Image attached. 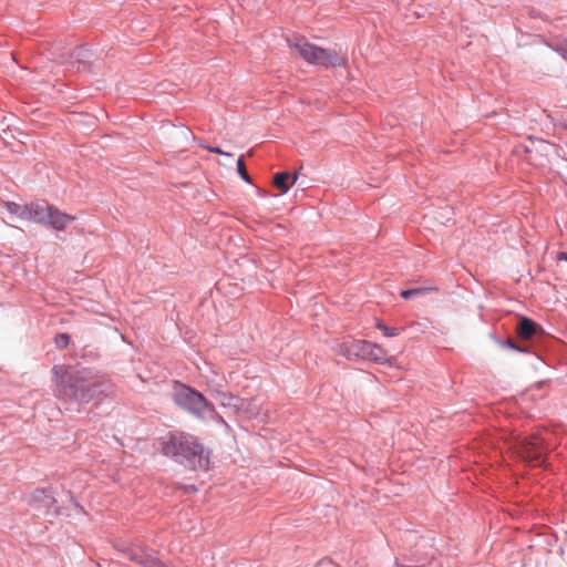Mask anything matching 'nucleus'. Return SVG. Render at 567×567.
<instances>
[{"mask_svg":"<svg viewBox=\"0 0 567 567\" xmlns=\"http://www.w3.org/2000/svg\"><path fill=\"white\" fill-rule=\"evenodd\" d=\"M74 218L68 214L60 212L53 207L50 210V217L47 219V224L56 230H63Z\"/></svg>","mask_w":567,"mask_h":567,"instance_id":"f8f14e48","label":"nucleus"},{"mask_svg":"<svg viewBox=\"0 0 567 567\" xmlns=\"http://www.w3.org/2000/svg\"><path fill=\"white\" fill-rule=\"evenodd\" d=\"M297 179V173L293 174L292 179L290 181V174L288 172H279L274 176V185L281 192V194H286Z\"/></svg>","mask_w":567,"mask_h":567,"instance_id":"ddd939ff","label":"nucleus"},{"mask_svg":"<svg viewBox=\"0 0 567 567\" xmlns=\"http://www.w3.org/2000/svg\"><path fill=\"white\" fill-rule=\"evenodd\" d=\"M208 150L212 153L221 154V155H226V156H231L230 153H226V152L221 151L219 147H209Z\"/></svg>","mask_w":567,"mask_h":567,"instance_id":"4be33fe9","label":"nucleus"},{"mask_svg":"<svg viewBox=\"0 0 567 567\" xmlns=\"http://www.w3.org/2000/svg\"><path fill=\"white\" fill-rule=\"evenodd\" d=\"M174 402L196 417H204L206 411H214V406L198 391L182 385L174 393Z\"/></svg>","mask_w":567,"mask_h":567,"instance_id":"20e7f679","label":"nucleus"},{"mask_svg":"<svg viewBox=\"0 0 567 567\" xmlns=\"http://www.w3.org/2000/svg\"><path fill=\"white\" fill-rule=\"evenodd\" d=\"M427 291L426 288H412V289H406V290H402L401 291V297L403 299H410L412 298L413 296H422L424 295L425 292Z\"/></svg>","mask_w":567,"mask_h":567,"instance_id":"6ab92c4d","label":"nucleus"},{"mask_svg":"<svg viewBox=\"0 0 567 567\" xmlns=\"http://www.w3.org/2000/svg\"><path fill=\"white\" fill-rule=\"evenodd\" d=\"M560 54H561V56L564 58V60H566V61H567V49H563V50H560Z\"/></svg>","mask_w":567,"mask_h":567,"instance_id":"393cba45","label":"nucleus"},{"mask_svg":"<svg viewBox=\"0 0 567 567\" xmlns=\"http://www.w3.org/2000/svg\"><path fill=\"white\" fill-rule=\"evenodd\" d=\"M130 560L143 567H167L158 557L157 553L146 547H131L126 550Z\"/></svg>","mask_w":567,"mask_h":567,"instance_id":"6e6552de","label":"nucleus"},{"mask_svg":"<svg viewBox=\"0 0 567 567\" xmlns=\"http://www.w3.org/2000/svg\"><path fill=\"white\" fill-rule=\"evenodd\" d=\"M113 392L111 380L90 369L63 374L58 382V396L76 410L82 404L102 401Z\"/></svg>","mask_w":567,"mask_h":567,"instance_id":"f257e3e1","label":"nucleus"},{"mask_svg":"<svg viewBox=\"0 0 567 567\" xmlns=\"http://www.w3.org/2000/svg\"><path fill=\"white\" fill-rule=\"evenodd\" d=\"M287 41L289 47L295 49L298 54L310 64L327 69L347 64V59L343 54L312 44L303 37L293 35L292 38H288Z\"/></svg>","mask_w":567,"mask_h":567,"instance_id":"7ed1b4c3","label":"nucleus"},{"mask_svg":"<svg viewBox=\"0 0 567 567\" xmlns=\"http://www.w3.org/2000/svg\"><path fill=\"white\" fill-rule=\"evenodd\" d=\"M370 342L365 340L344 341L336 347V353L350 361L367 360Z\"/></svg>","mask_w":567,"mask_h":567,"instance_id":"0eeeda50","label":"nucleus"},{"mask_svg":"<svg viewBox=\"0 0 567 567\" xmlns=\"http://www.w3.org/2000/svg\"><path fill=\"white\" fill-rule=\"evenodd\" d=\"M91 55V50L86 45L76 47L70 54L69 64L76 71L85 70Z\"/></svg>","mask_w":567,"mask_h":567,"instance_id":"9b49d317","label":"nucleus"},{"mask_svg":"<svg viewBox=\"0 0 567 567\" xmlns=\"http://www.w3.org/2000/svg\"><path fill=\"white\" fill-rule=\"evenodd\" d=\"M237 172L246 183L251 184V179L247 173L243 158L237 159Z\"/></svg>","mask_w":567,"mask_h":567,"instance_id":"412c9836","label":"nucleus"},{"mask_svg":"<svg viewBox=\"0 0 567 567\" xmlns=\"http://www.w3.org/2000/svg\"><path fill=\"white\" fill-rule=\"evenodd\" d=\"M519 456L533 466H543L547 455V439L533 434L519 442Z\"/></svg>","mask_w":567,"mask_h":567,"instance_id":"39448f33","label":"nucleus"},{"mask_svg":"<svg viewBox=\"0 0 567 567\" xmlns=\"http://www.w3.org/2000/svg\"><path fill=\"white\" fill-rule=\"evenodd\" d=\"M29 505L38 517H43L50 522L62 514V508L56 506V499L51 488L34 489Z\"/></svg>","mask_w":567,"mask_h":567,"instance_id":"423d86ee","label":"nucleus"},{"mask_svg":"<svg viewBox=\"0 0 567 567\" xmlns=\"http://www.w3.org/2000/svg\"><path fill=\"white\" fill-rule=\"evenodd\" d=\"M182 134L188 138L189 136H193V133L188 128H183Z\"/></svg>","mask_w":567,"mask_h":567,"instance_id":"b1692460","label":"nucleus"},{"mask_svg":"<svg viewBox=\"0 0 567 567\" xmlns=\"http://www.w3.org/2000/svg\"><path fill=\"white\" fill-rule=\"evenodd\" d=\"M162 453L187 470H209L210 452L192 434L171 432L162 441Z\"/></svg>","mask_w":567,"mask_h":567,"instance_id":"f03ea898","label":"nucleus"},{"mask_svg":"<svg viewBox=\"0 0 567 567\" xmlns=\"http://www.w3.org/2000/svg\"><path fill=\"white\" fill-rule=\"evenodd\" d=\"M557 259L558 260L567 261V252H565V251L559 252L558 256H557Z\"/></svg>","mask_w":567,"mask_h":567,"instance_id":"5701e85b","label":"nucleus"},{"mask_svg":"<svg viewBox=\"0 0 567 567\" xmlns=\"http://www.w3.org/2000/svg\"><path fill=\"white\" fill-rule=\"evenodd\" d=\"M55 346L59 349H64L70 343V336L68 333H58L54 338Z\"/></svg>","mask_w":567,"mask_h":567,"instance_id":"aec40b11","label":"nucleus"},{"mask_svg":"<svg viewBox=\"0 0 567 567\" xmlns=\"http://www.w3.org/2000/svg\"><path fill=\"white\" fill-rule=\"evenodd\" d=\"M28 212L25 219L33 220L35 223L47 224L48 217H50V210L52 208L47 202H37L27 205Z\"/></svg>","mask_w":567,"mask_h":567,"instance_id":"9d476101","label":"nucleus"},{"mask_svg":"<svg viewBox=\"0 0 567 567\" xmlns=\"http://www.w3.org/2000/svg\"><path fill=\"white\" fill-rule=\"evenodd\" d=\"M502 347H506V348H509L512 350H515L517 352H522V353H528L529 352V349L527 347H520L518 346L516 342H514L511 338L506 339L505 341H499L498 342Z\"/></svg>","mask_w":567,"mask_h":567,"instance_id":"f3484780","label":"nucleus"},{"mask_svg":"<svg viewBox=\"0 0 567 567\" xmlns=\"http://www.w3.org/2000/svg\"><path fill=\"white\" fill-rule=\"evenodd\" d=\"M217 398L219 400V403L225 408H234L235 410L239 409V398L235 396L233 394H228L225 392H218Z\"/></svg>","mask_w":567,"mask_h":567,"instance_id":"2eb2a0df","label":"nucleus"},{"mask_svg":"<svg viewBox=\"0 0 567 567\" xmlns=\"http://www.w3.org/2000/svg\"><path fill=\"white\" fill-rule=\"evenodd\" d=\"M543 328L538 323L527 317H520L516 326V334L523 340H529L543 333Z\"/></svg>","mask_w":567,"mask_h":567,"instance_id":"1a4fd4ad","label":"nucleus"},{"mask_svg":"<svg viewBox=\"0 0 567 567\" xmlns=\"http://www.w3.org/2000/svg\"><path fill=\"white\" fill-rule=\"evenodd\" d=\"M6 207L10 214L16 215L22 219H25L28 212L27 205L22 206L14 202H7Z\"/></svg>","mask_w":567,"mask_h":567,"instance_id":"dca6fc26","label":"nucleus"},{"mask_svg":"<svg viewBox=\"0 0 567 567\" xmlns=\"http://www.w3.org/2000/svg\"><path fill=\"white\" fill-rule=\"evenodd\" d=\"M367 360H371L382 364L386 361V357L383 349L380 346L370 342Z\"/></svg>","mask_w":567,"mask_h":567,"instance_id":"4468645a","label":"nucleus"},{"mask_svg":"<svg viewBox=\"0 0 567 567\" xmlns=\"http://www.w3.org/2000/svg\"><path fill=\"white\" fill-rule=\"evenodd\" d=\"M377 328L382 331L383 336L385 337H396L399 336V329L396 328H390L386 324H384L381 321L377 322Z\"/></svg>","mask_w":567,"mask_h":567,"instance_id":"a211bd4d","label":"nucleus"}]
</instances>
